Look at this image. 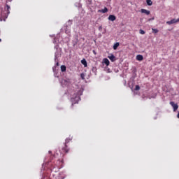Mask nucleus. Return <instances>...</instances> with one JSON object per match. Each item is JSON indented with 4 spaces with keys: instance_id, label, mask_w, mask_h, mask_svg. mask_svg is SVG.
<instances>
[{
    "instance_id": "1",
    "label": "nucleus",
    "mask_w": 179,
    "mask_h": 179,
    "mask_svg": "<svg viewBox=\"0 0 179 179\" xmlns=\"http://www.w3.org/2000/svg\"><path fill=\"white\" fill-rule=\"evenodd\" d=\"M72 141V136H69V138H66L64 146L62 148L61 153L65 155L66 153H69V148H68V143Z\"/></svg>"
},
{
    "instance_id": "2",
    "label": "nucleus",
    "mask_w": 179,
    "mask_h": 179,
    "mask_svg": "<svg viewBox=\"0 0 179 179\" xmlns=\"http://www.w3.org/2000/svg\"><path fill=\"white\" fill-rule=\"evenodd\" d=\"M178 22H179V18H178V19H172L171 20H170V21H167L166 22V24H176V23H178Z\"/></svg>"
},
{
    "instance_id": "3",
    "label": "nucleus",
    "mask_w": 179,
    "mask_h": 179,
    "mask_svg": "<svg viewBox=\"0 0 179 179\" xmlns=\"http://www.w3.org/2000/svg\"><path fill=\"white\" fill-rule=\"evenodd\" d=\"M80 92H78L75 96L71 97V101H78L79 99H80V94H79Z\"/></svg>"
},
{
    "instance_id": "4",
    "label": "nucleus",
    "mask_w": 179,
    "mask_h": 179,
    "mask_svg": "<svg viewBox=\"0 0 179 179\" xmlns=\"http://www.w3.org/2000/svg\"><path fill=\"white\" fill-rule=\"evenodd\" d=\"M170 104L172 106L173 111H177V110H178V105L177 103H175L173 101H171Z\"/></svg>"
},
{
    "instance_id": "5",
    "label": "nucleus",
    "mask_w": 179,
    "mask_h": 179,
    "mask_svg": "<svg viewBox=\"0 0 179 179\" xmlns=\"http://www.w3.org/2000/svg\"><path fill=\"white\" fill-rule=\"evenodd\" d=\"M4 9H5L7 15H9V13H10V6L6 4Z\"/></svg>"
},
{
    "instance_id": "6",
    "label": "nucleus",
    "mask_w": 179,
    "mask_h": 179,
    "mask_svg": "<svg viewBox=\"0 0 179 179\" xmlns=\"http://www.w3.org/2000/svg\"><path fill=\"white\" fill-rule=\"evenodd\" d=\"M55 169H57V170H59V166H58L57 164H52L50 166V170L54 171L55 170Z\"/></svg>"
},
{
    "instance_id": "7",
    "label": "nucleus",
    "mask_w": 179,
    "mask_h": 179,
    "mask_svg": "<svg viewBox=\"0 0 179 179\" xmlns=\"http://www.w3.org/2000/svg\"><path fill=\"white\" fill-rule=\"evenodd\" d=\"M115 19H117V17L114 15H110L108 17V20H110V22H114V20H115Z\"/></svg>"
},
{
    "instance_id": "8",
    "label": "nucleus",
    "mask_w": 179,
    "mask_h": 179,
    "mask_svg": "<svg viewBox=\"0 0 179 179\" xmlns=\"http://www.w3.org/2000/svg\"><path fill=\"white\" fill-rule=\"evenodd\" d=\"M141 13H145V15H150V11H149V10H148L146 9L142 8L141 10Z\"/></svg>"
},
{
    "instance_id": "9",
    "label": "nucleus",
    "mask_w": 179,
    "mask_h": 179,
    "mask_svg": "<svg viewBox=\"0 0 179 179\" xmlns=\"http://www.w3.org/2000/svg\"><path fill=\"white\" fill-rule=\"evenodd\" d=\"M98 12L101 13H107V12H108V8L105 7L104 9L99 10Z\"/></svg>"
},
{
    "instance_id": "10",
    "label": "nucleus",
    "mask_w": 179,
    "mask_h": 179,
    "mask_svg": "<svg viewBox=\"0 0 179 179\" xmlns=\"http://www.w3.org/2000/svg\"><path fill=\"white\" fill-rule=\"evenodd\" d=\"M103 62L106 65V66H108V65H110V60H108V59L107 58H104L103 59Z\"/></svg>"
},
{
    "instance_id": "11",
    "label": "nucleus",
    "mask_w": 179,
    "mask_h": 179,
    "mask_svg": "<svg viewBox=\"0 0 179 179\" xmlns=\"http://www.w3.org/2000/svg\"><path fill=\"white\" fill-rule=\"evenodd\" d=\"M108 58H109V59L112 62H114V61H115V56H114V55H111L108 56Z\"/></svg>"
},
{
    "instance_id": "12",
    "label": "nucleus",
    "mask_w": 179,
    "mask_h": 179,
    "mask_svg": "<svg viewBox=\"0 0 179 179\" xmlns=\"http://www.w3.org/2000/svg\"><path fill=\"white\" fill-rule=\"evenodd\" d=\"M137 61H143V56L142 55H138L136 56Z\"/></svg>"
},
{
    "instance_id": "13",
    "label": "nucleus",
    "mask_w": 179,
    "mask_h": 179,
    "mask_svg": "<svg viewBox=\"0 0 179 179\" xmlns=\"http://www.w3.org/2000/svg\"><path fill=\"white\" fill-rule=\"evenodd\" d=\"M81 64L84 65L85 68L87 67V62H86L85 59L81 60Z\"/></svg>"
},
{
    "instance_id": "14",
    "label": "nucleus",
    "mask_w": 179,
    "mask_h": 179,
    "mask_svg": "<svg viewBox=\"0 0 179 179\" xmlns=\"http://www.w3.org/2000/svg\"><path fill=\"white\" fill-rule=\"evenodd\" d=\"M146 3L148 6H152V5H153V2L152 1V0H146Z\"/></svg>"
},
{
    "instance_id": "15",
    "label": "nucleus",
    "mask_w": 179,
    "mask_h": 179,
    "mask_svg": "<svg viewBox=\"0 0 179 179\" xmlns=\"http://www.w3.org/2000/svg\"><path fill=\"white\" fill-rule=\"evenodd\" d=\"M120 47V43H116L113 45V50H117Z\"/></svg>"
},
{
    "instance_id": "16",
    "label": "nucleus",
    "mask_w": 179,
    "mask_h": 179,
    "mask_svg": "<svg viewBox=\"0 0 179 179\" xmlns=\"http://www.w3.org/2000/svg\"><path fill=\"white\" fill-rule=\"evenodd\" d=\"M61 71H62V72H66V66H65V65L61 66Z\"/></svg>"
},
{
    "instance_id": "17",
    "label": "nucleus",
    "mask_w": 179,
    "mask_h": 179,
    "mask_svg": "<svg viewBox=\"0 0 179 179\" xmlns=\"http://www.w3.org/2000/svg\"><path fill=\"white\" fill-rule=\"evenodd\" d=\"M152 33H154L155 34H157V33H159V29H155V28H152Z\"/></svg>"
},
{
    "instance_id": "18",
    "label": "nucleus",
    "mask_w": 179,
    "mask_h": 179,
    "mask_svg": "<svg viewBox=\"0 0 179 179\" xmlns=\"http://www.w3.org/2000/svg\"><path fill=\"white\" fill-rule=\"evenodd\" d=\"M134 90L136 91L141 90V87H139V85H136Z\"/></svg>"
},
{
    "instance_id": "19",
    "label": "nucleus",
    "mask_w": 179,
    "mask_h": 179,
    "mask_svg": "<svg viewBox=\"0 0 179 179\" xmlns=\"http://www.w3.org/2000/svg\"><path fill=\"white\" fill-rule=\"evenodd\" d=\"M64 82L65 85H66L67 86H69V83H70L69 80H64Z\"/></svg>"
},
{
    "instance_id": "20",
    "label": "nucleus",
    "mask_w": 179,
    "mask_h": 179,
    "mask_svg": "<svg viewBox=\"0 0 179 179\" xmlns=\"http://www.w3.org/2000/svg\"><path fill=\"white\" fill-rule=\"evenodd\" d=\"M80 78H81V79L85 80V73H82L80 74Z\"/></svg>"
},
{
    "instance_id": "21",
    "label": "nucleus",
    "mask_w": 179,
    "mask_h": 179,
    "mask_svg": "<svg viewBox=\"0 0 179 179\" xmlns=\"http://www.w3.org/2000/svg\"><path fill=\"white\" fill-rule=\"evenodd\" d=\"M92 0H87V5H92Z\"/></svg>"
},
{
    "instance_id": "22",
    "label": "nucleus",
    "mask_w": 179,
    "mask_h": 179,
    "mask_svg": "<svg viewBox=\"0 0 179 179\" xmlns=\"http://www.w3.org/2000/svg\"><path fill=\"white\" fill-rule=\"evenodd\" d=\"M140 34H145V31L140 29Z\"/></svg>"
},
{
    "instance_id": "23",
    "label": "nucleus",
    "mask_w": 179,
    "mask_h": 179,
    "mask_svg": "<svg viewBox=\"0 0 179 179\" xmlns=\"http://www.w3.org/2000/svg\"><path fill=\"white\" fill-rule=\"evenodd\" d=\"M99 31H101V30H103V27L102 26L99 27Z\"/></svg>"
},
{
    "instance_id": "24",
    "label": "nucleus",
    "mask_w": 179,
    "mask_h": 179,
    "mask_svg": "<svg viewBox=\"0 0 179 179\" xmlns=\"http://www.w3.org/2000/svg\"><path fill=\"white\" fill-rule=\"evenodd\" d=\"M56 65H57V66H59V63L57 62V63L56 64Z\"/></svg>"
},
{
    "instance_id": "25",
    "label": "nucleus",
    "mask_w": 179,
    "mask_h": 179,
    "mask_svg": "<svg viewBox=\"0 0 179 179\" xmlns=\"http://www.w3.org/2000/svg\"><path fill=\"white\" fill-rule=\"evenodd\" d=\"M177 117L179 118V112H178V113L177 115Z\"/></svg>"
},
{
    "instance_id": "26",
    "label": "nucleus",
    "mask_w": 179,
    "mask_h": 179,
    "mask_svg": "<svg viewBox=\"0 0 179 179\" xmlns=\"http://www.w3.org/2000/svg\"><path fill=\"white\" fill-rule=\"evenodd\" d=\"M93 52H94V54H96V52L94 50L93 51Z\"/></svg>"
},
{
    "instance_id": "27",
    "label": "nucleus",
    "mask_w": 179,
    "mask_h": 179,
    "mask_svg": "<svg viewBox=\"0 0 179 179\" xmlns=\"http://www.w3.org/2000/svg\"><path fill=\"white\" fill-rule=\"evenodd\" d=\"M1 41H2V40H1V39H0V43H1Z\"/></svg>"
},
{
    "instance_id": "28",
    "label": "nucleus",
    "mask_w": 179,
    "mask_h": 179,
    "mask_svg": "<svg viewBox=\"0 0 179 179\" xmlns=\"http://www.w3.org/2000/svg\"><path fill=\"white\" fill-rule=\"evenodd\" d=\"M49 153H51V151H49Z\"/></svg>"
},
{
    "instance_id": "29",
    "label": "nucleus",
    "mask_w": 179,
    "mask_h": 179,
    "mask_svg": "<svg viewBox=\"0 0 179 179\" xmlns=\"http://www.w3.org/2000/svg\"><path fill=\"white\" fill-rule=\"evenodd\" d=\"M72 106H73V103H72Z\"/></svg>"
}]
</instances>
